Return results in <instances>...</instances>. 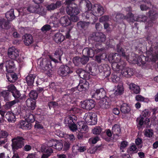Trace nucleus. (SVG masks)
<instances>
[{
	"label": "nucleus",
	"instance_id": "36",
	"mask_svg": "<svg viewBox=\"0 0 158 158\" xmlns=\"http://www.w3.org/2000/svg\"><path fill=\"white\" fill-rule=\"evenodd\" d=\"M6 77L8 81L10 82H14L17 79L16 74L8 73L6 74Z\"/></svg>",
	"mask_w": 158,
	"mask_h": 158
},
{
	"label": "nucleus",
	"instance_id": "53",
	"mask_svg": "<svg viewBox=\"0 0 158 158\" xmlns=\"http://www.w3.org/2000/svg\"><path fill=\"white\" fill-rule=\"evenodd\" d=\"M110 18L108 15H104L101 17L99 19V22L101 23L109 21Z\"/></svg>",
	"mask_w": 158,
	"mask_h": 158
},
{
	"label": "nucleus",
	"instance_id": "4",
	"mask_svg": "<svg viewBox=\"0 0 158 158\" xmlns=\"http://www.w3.org/2000/svg\"><path fill=\"white\" fill-rule=\"evenodd\" d=\"M63 53L62 49L61 48H59L56 50L53 56L49 55V58L55 63H58L61 62V57Z\"/></svg>",
	"mask_w": 158,
	"mask_h": 158
},
{
	"label": "nucleus",
	"instance_id": "32",
	"mask_svg": "<svg viewBox=\"0 0 158 158\" xmlns=\"http://www.w3.org/2000/svg\"><path fill=\"white\" fill-rule=\"evenodd\" d=\"M64 40V36L61 33H58L55 34L54 40L56 43H61Z\"/></svg>",
	"mask_w": 158,
	"mask_h": 158
},
{
	"label": "nucleus",
	"instance_id": "54",
	"mask_svg": "<svg viewBox=\"0 0 158 158\" xmlns=\"http://www.w3.org/2000/svg\"><path fill=\"white\" fill-rule=\"evenodd\" d=\"M102 131V129L100 127H96L92 130L93 134L98 135Z\"/></svg>",
	"mask_w": 158,
	"mask_h": 158
},
{
	"label": "nucleus",
	"instance_id": "23",
	"mask_svg": "<svg viewBox=\"0 0 158 158\" xmlns=\"http://www.w3.org/2000/svg\"><path fill=\"white\" fill-rule=\"evenodd\" d=\"M83 55L92 57L94 55V50L90 48H86L82 50Z\"/></svg>",
	"mask_w": 158,
	"mask_h": 158
},
{
	"label": "nucleus",
	"instance_id": "9",
	"mask_svg": "<svg viewBox=\"0 0 158 158\" xmlns=\"http://www.w3.org/2000/svg\"><path fill=\"white\" fill-rule=\"evenodd\" d=\"M72 72L69 68L66 65H61L59 67L58 70V74L61 76L65 77Z\"/></svg>",
	"mask_w": 158,
	"mask_h": 158
},
{
	"label": "nucleus",
	"instance_id": "7",
	"mask_svg": "<svg viewBox=\"0 0 158 158\" xmlns=\"http://www.w3.org/2000/svg\"><path fill=\"white\" fill-rule=\"evenodd\" d=\"M4 65L6 71L8 73H13L15 69L14 61L12 60H9L3 63L2 66Z\"/></svg>",
	"mask_w": 158,
	"mask_h": 158
},
{
	"label": "nucleus",
	"instance_id": "26",
	"mask_svg": "<svg viewBox=\"0 0 158 158\" xmlns=\"http://www.w3.org/2000/svg\"><path fill=\"white\" fill-rule=\"evenodd\" d=\"M61 6V2L60 1H58L56 2V3H51L50 4L47 5L46 6V8L48 10L51 11L53 10L59 8Z\"/></svg>",
	"mask_w": 158,
	"mask_h": 158
},
{
	"label": "nucleus",
	"instance_id": "5",
	"mask_svg": "<svg viewBox=\"0 0 158 158\" xmlns=\"http://www.w3.org/2000/svg\"><path fill=\"white\" fill-rule=\"evenodd\" d=\"M66 10L67 13L71 16L76 15L80 12L77 6L74 3H72L71 6H68Z\"/></svg>",
	"mask_w": 158,
	"mask_h": 158
},
{
	"label": "nucleus",
	"instance_id": "24",
	"mask_svg": "<svg viewBox=\"0 0 158 158\" xmlns=\"http://www.w3.org/2000/svg\"><path fill=\"white\" fill-rule=\"evenodd\" d=\"M77 118L74 115H69L66 117L64 119V123L68 126L73 123H75Z\"/></svg>",
	"mask_w": 158,
	"mask_h": 158
},
{
	"label": "nucleus",
	"instance_id": "42",
	"mask_svg": "<svg viewBox=\"0 0 158 158\" xmlns=\"http://www.w3.org/2000/svg\"><path fill=\"white\" fill-rule=\"evenodd\" d=\"M112 133L114 135H118L121 132V129L118 125L115 124L113 126L112 128Z\"/></svg>",
	"mask_w": 158,
	"mask_h": 158
},
{
	"label": "nucleus",
	"instance_id": "11",
	"mask_svg": "<svg viewBox=\"0 0 158 158\" xmlns=\"http://www.w3.org/2000/svg\"><path fill=\"white\" fill-rule=\"evenodd\" d=\"M154 51V52H153L152 48H151L148 51V53L150 54L149 56V58L156 61L158 60V42L156 43L155 46Z\"/></svg>",
	"mask_w": 158,
	"mask_h": 158
},
{
	"label": "nucleus",
	"instance_id": "22",
	"mask_svg": "<svg viewBox=\"0 0 158 158\" xmlns=\"http://www.w3.org/2000/svg\"><path fill=\"white\" fill-rule=\"evenodd\" d=\"M121 57L119 55L115 53L114 54H110L108 57V60L109 61H111L113 63H116L120 61Z\"/></svg>",
	"mask_w": 158,
	"mask_h": 158
},
{
	"label": "nucleus",
	"instance_id": "10",
	"mask_svg": "<svg viewBox=\"0 0 158 158\" xmlns=\"http://www.w3.org/2000/svg\"><path fill=\"white\" fill-rule=\"evenodd\" d=\"M7 55L9 58L15 60L19 56V52L17 49L12 47L9 48Z\"/></svg>",
	"mask_w": 158,
	"mask_h": 158
},
{
	"label": "nucleus",
	"instance_id": "1",
	"mask_svg": "<svg viewBox=\"0 0 158 158\" xmlns=\"http://www.w3.org/2000/svg\"><path fill=\"white\" fill-rule=\"evenodd\" d=\"M24 139L21 136H17L12 139V147L13 151L22 148L24 145Z\"/></svg>",
	"mask_w": 158,
	"mask_h": 158
},
{
	"label": "nucleus",
	"instance_id": "12",
	"mask_svg": "<svg viewBox=\"0 0 158 158\" xmlns=\"http://www.w3.org/2000/svg\"><path fill=\"white\" fill-rule=\"evenodd\" d=\"M95 105L94 101L92 99H90L83 101L81 104V106L83 109L90 110L94 107Z\"/></svg>",
	"mask_w": 158,
	"mask_h": 158
},
{
	"label": "nucleus",
	"instance_id": "18",
	"mask_svg": "<svg viewBox=\"0 0 158 158\" xmlns=\"http://www.w3.org/2000/svg\"><path fill=\"white\" fill-rule=\"evenodd\" d=\"M109 101V98L108 97H106L100 101L99 105L101 108L106 109L109 107L110 105Z\"/></svg>",
	"mask_w": 158,
	"mask_h": 158
},
{
	"label": "nucleus",
	"instance_id": "52",
	"mask_svg": "<svg viewBox=\"0 0 158 158\" xmlns=\"http://www.w3.org/2000/svg\"><path fill=\"white\" fill-rule=\"evenodd\" d=\"M117 52L121 54L122 56L125 57L127 59H128L129 54L127 53H125L124 50L123 48L118 51Z\"/></svg>",
	"mask_w": 158,
	"mask_h": 158
},
{
	"label": "nucleus",
	"instance_id": "35",
	"mask_svg": "<svg viewBox=\"0 0 158 158\" xmlns=\"http://www.w3.org/2000/svg\"><path fill=\"white\" fill-rule=\"evenodd\" d=\"M27 106L32 110L35 109V102L34 100L31 98H28L26 102Z\"/></svg>",
	"mask_w": 158,
	"mask_h": 158
},
{
	"label": "nucleus",
	"instance_id": "27",
	"mask_svg": "<svg viewBox=\"0 0 158 158\" xmlns=\"http://www.w3.org/2000/svg\"><path fill=\"white\" fill-rule=\"evenodd\" d=\"M36 76L35 74H30L26 77V82L28 85L31 86L33 85Z\"/></svg>",
	"mask_w": 158,
	"mask_h": 158
},
{
	"label": "nucleus",
	"instance_id": "37",
	"mask_svg": "<svg viewBox=\"0 0 158 158\" xmlns=\"http://www.w3.org/2000/svg\"><path fill=\"white\" fill-rule=\"evenodd\" d=\"M130 89L135 94H138L140 92L139 87L134 83H131L129 85Z\"/></svg>",
	"mask_w": 158,
	"mask_h": 158
},
{
	"label": "nucleus",
	"instance_id": "38",
	"mask_svg": "<svg viewBox=\"0 0 158 158\" xmlns=\"http://www.w3.org/2000/svg\"><path fill=\"white\" fill-rule=\"evenodd\" d=\"M24 118L28 122L33 123L35 120L34 116L33 114L30 113L29 111H28V112H26Z\"/></svg>",
	"mask_w": 158,
	"mask_h": 158
},
{
	"label": "nucleus",
	"instance_id": "63",
	"mask_svg": "<svg viewBox=\"0 0 158 158\" xmlns=\"http://www.w3.org/2000/svg\"><path fill=\"white\" fill-rule=\"evenodd\" d=\"M115 18L117 21H118L120 19H125L126 17L122 14L118 13L116 16Z\"/></svg>",
	"mask_w": 158,
	"mask_h": 158
},
{
	"label": "nucleus",
	"instance_id": "31",
	"mask_svg": "<svg viewBox=\"0 0 158 158\" xmlns=\"http://www.w3.org/2000/svg\"><path fill=\"white\" fill-rule=\"evenodd\" d=\"M89 87V83L87 82L85 83H80L76 87V88L80 91L85 90Z\"/></svg>",
	"mask_w": 158,
	"mask_h": 158
},
{
	"label": "nucleus",
	"instance_id": "49",
	"mask_svg": "<svg viewBox=\"0 0 158 158\" xmlns=\"http://www.w3.org/2000/svg\"><path fill=\"white\" fill-rule=\"evenodd\" d=\"M144 134L147 137H152L153 134V131L152 129H146L145 131Z\"/></svg>",
	"mask_w": 158,
	"mask_h": 158
},
{
	"label": "nucleus",
	"instance_id": "30",
	"mask_svg": "<svg viewBox=\"0 0 158 158\" xmlns=\"http://www.w3.org/2000/svg\"><path fill=\"white\" fill-rule=\"evenodd\" d=\"M144 118L141 115H140L139 117L137 118L136 121L138 123V124L140 126H142L144 123L145 124H149L150 122L149 119L146 118L144 121Z\"/></svg>",
	"mask_w": 158,
	"mask_h": 158
},
{
	"label": "nucleus",
	"instance_id": "2",
	"mask_svg": "<svg viewBox=\"0 0 158 158\" xmlns=\"http://www.w3.org/2000/svg\"><path fill=\"white\" fill-rule=\"evenodd\" d=\"M85 121L89 125L95 124L97 121V114L94 112L86 113L85 114Z\"/></svg>",
	"mask_w": 158,
	"mask_h": 158
},
{
	"label": "nucleus",
	"instance_id": "46",
	"mask_svg": "<svg viewBox=\"0 0 158 158\" xmlns=\"http://www.w3.org/2000/svg\"><path fill=\"white\" fill-rule=\"evenodd\" d=\"M63 144L61 142L57 140L56 145L53 148L58 151L61 150L63 148Z\"/></svg>",
	"mask_w": 158,
	"mask_h": 158
},
{
	"label": "nucleus",
	"instance_id": "57",
	"mask_svg": "<svg viewBox=\"0 0 158 158\" xmlns=\"http://www.w3.org/2000/svg\"><path fill=\"white\" fill-rule=\"evenodd\" d=\"M56 140L54 139L49 140L47 146L50 148L52 147L53 148V147L56 144Z\"/></svg>",
	"mask_w": 158,
	"mask_h": 158
},
{
	"label": "nucleus",
	"instance_id": "33",
	"mask_svg": "<svg viewBox=\"0 0 158 158\" xmlns=\"http://www.w3.org/2000/svg\"><path fill=\"white\" fill-rule=\"evenodd\" d=\"M61 24L64 27L67 26L70 24V21L67 16L61 17L60 20Z\"/></svg>",
	"mask_w": 158,
	"mask_h": 158
},
{
	"label": "nucleus",
	"instance_id": "20",
	"mask_svg": "<svg viewBox=\"0 0 158 158\" xmlns=\"http://www.w3.org/2000/svg\"><path fill=\"white\" fill-rule=\"evenodd\" d=\"M121 73L126 77L129 78L131 77L134 73L133 69L129 68H125L122 70Z\"/></svg>",
	"mask_w": 158,
	"mask_h": 158
},
{
	"label": "nucleus",
	"instance_id": "28",
	"mask_svg": "<svg viewBox=\"0 0 158 158\" xmlns=\"http://www.w3.org/2000/svg\"><path fill=\"white\" fill-rule=\"evenodd\" d=\"M0 27L2 29H8L10 27L9 21L4 19H0Z\"/></svg>",
	"mask_w": 158,
	"mask_h": 158
},
{
	"label": "nucleus",
	"instance_id": "14",
	"mask_svg": "<svg viewBox=\"0 0 158 158\" xmlns=\"http://www.w3.org/2000/svg\"><path fill=\"white\" fill-rule=\"evenodd\" d=\"M92 11L97 14L98 16L102 15L104 12L103 7L101 5L97 4L94 5L92 8Z\"/></svg>",
	"mask_w": 158,
	"mask_h": 158
},
{
	"label": "nucleus",
	"instance_id": "61",
	"mask_svg": "<svg viewBox=\"0 0 158 158\" xmlns=\"http://www.w3.org/2000/svg\"><path fill=\"white\" fill-rule=\"evenodd\" d=\"M12 93L13 96L15 98H19L21 95V94H20L19 91L17 89L15 90V91H14Z\"/></svg>",
	"mask_w": 158,
	"mask_h": 158
},
{
	"label": "nucleus",
	"instance_id": "19",
	"mask_svg": "<svg viewBox=\"0 0 158 158\" xmlns=\"http://www.w3.org/2000/svg\"><path fill=\"white\" fill-rule=\"evenodd\" d=\"M87 19H89L90 22H95L97 19V17L93 14L91 11H85L84 14V16Z\"/></svg>",
	"mask_w": 158,
	"mask_h": 158
},
{
	"label": "nucleus",
	"instance_id": "60",
	"mask_svg": "<svg viewBox=\"0 0 158 158\" xmlns=\"http://www.w3.org/2000/svg\"><path fill=\"white\" fill-rule=\"evenodd\" d=\"M44 152L47 154H49L50 156L51 154L53 152L52 149L49 147H47L45 148L44 150Z\"/></svg>",
	"mask_w": 158,
	"mask_h": 158
},
{
	"label": "nucleus",
	"instance_id": "40",
	"mask_svg": "<svg viewBox=\"0 0 158 158\" xmlns=\"http://www.w3.org/2000/svg\"><path fill=\"white\" fill-rule=\"evenodd\" d=\"M40 9L38 5H30L27 9V10L30 13L38 12Z\"/></svg>",
	"mask_w": 158,
	"mask_h": 158
},
{
	"label": "nucleus",
	"instance_id": "21",
	"mask_svg": "<svg viewBox=\"0 0 158 158\" xmlns=\"http://www.w3.org/2000/svg\"><path fill=\"white\" fill-rule=\"evenodd\" d=\"M31 123H29L27 121H20L18 124V127L24 129H31Z\"/></svg>",
	"mask_w": 158,
	"mask_h": 158
},
{
	"label": "nucleus",
	"instance_id": "8",
	"mask_svg": "<svg viewBox=\"0 0 158 158\" xmlns=\"http://www.w3.org/2000/svg\"><path fill=\"white\" fill-rule=\"evenodd\" d=\"M99 69L104 78L107 77L110 74V68L107 64H104L99 66Z\"/></svg>",
	"mask_w": 158,
	"mask_h": 158
},
{
	"label": "nucleus",
	"instance_id": "51",
	"mask_svg": "<svg viewBox=\"0 0 158 158\" xmlns=\"http://www.w3.org/2000/svg\"><path fill=\"white\" fill-rule=\"evenodd\" d=\"M85 5L86 10L88 11H90V10H92V4L89 1L87 0L85 1Z\"/></svg>",
	"mask_w": 158,
	"mask_h": 158
},
{
	"label": "nucleus",
	"instance_id": "45",
	"mask_svg": "<svg viewBox=\"0 0 158 158\" xmlns=\"http://www.w3.org/2000/svg\"><path fill=\"white\" fill-rule=\"evenodd\" d=\"M107 58V55L105 53H102L101 55L96 56L95 60L98 63H100L101 60H104Z\"/></svg>",
	"mask_w": 158,
	"mask_h": 158
},
{
	"label": "nucleus",
	"instance_id": "43",
	"mask_svg": "<svg viewBox=\"0 0 158 158\" xmlns=\"http://www.w3.org/2000/svg\"><path fill=\"white\" fill-rule=\"evenodd\" d=\"M90 22L80 21L77 23L78 27L80 29H85L89 25Z\"/></svg>",
	"mask_w": 158,
	"mask_h": 158
},
{
	"label": "nucleus",
	"instance_id": "55",
	"mask_svg": "<svg viewBox=\"0 0 158 158\" xmlns=\"http://www.w3.org/2000/svg\"><path fill=\"white\" fill-rule=\"evenodd\" d=\"M89 60V58L88 57L85 55H83L81 57V63L83 64H86Z\"/></svg>",
	"mask_w": 158,
	"mask_h": 158
},
{
	"label": "nucleus",
	"instance_id": "39",
	"mask_svg": "<svg viewBox=\"0 0 158 158\" xmlns=\"http://www.w3.org/2000/svg\"><path fill=\"white\" fill-rule=\"evenodd\" d=\"M19 102L18 99H15L14 100L6 102L4 105V107L6 109H10L11 107L14 106V105Z\"/></svg>",
	"mask_w": 158,
	"mask_h": 158
},
{
	"label": "nucleus",
	"instance_id": "56",
	"mask_svg": "<svg viewBox=\"0 0 158 158\" xmlns=\"http://www.w3.org/2000/svg\"><path fill=\"white\" fill-rule=\"evenodd\" d=\"M51 27L48 24L44 25L41 28V31L43 32H47L51 29Z\"/></svg>",
	"mask_w": 158,
	"mask_h": 158
},
{
	"label": "nucleus",
	"instance_id": "3",
	"mask_svg": "<svg viewBox=\"0 0 158 158\" xmlns=\"http://www.w3.org/2000/svg\"><path fill=\"white\" fill-rule=\"evenodd\" d=\"M37 63L39 67L43 70H47L51 67L50 61L46 59H39Z\"/></svg>",
	"mask_w": 158,
	"mask_h": 158
},
{
	"label": "nucleus",
	"instance_id": "47",
	"mask_svg": "<svg viewBox=\"0 0 158 158\" xmlns=\"http://www.w3.org/2000/svg\"><path fill=\"white\" fill-rule=\"evenodd\" d=\"M0 98L2 96L4 98V100H8L9 92L8 91H3L0 92Z\"/></svg>",
	"mask_w": 158,
	"mask_h": 158
},
{
	"label": "nucleus",
	"instance_id": "6",
	"mask_svg": "<svg viewBox=\"0 0 158 158\" xmlns=\"http://www.w3.org/2000/svg\"><path fill=\"white\" fill-rule=\"evenodd\" d=\"M91 39L98 42H102L106 40L105 35L102 32L94 33L90 36Z\"/></svg>",
	"mask_w": 158,
	"mask_h": 158
},
{
	"label": "nucleus",
	"instance_id": "41",
	"mask_svg": "<svg viewBox=\"0 0 158 158\" xmlns=\"http://www.w3.org/2000/svg\"><path fill=\"white\" fill-rule=\"evenodd\" d=\"M77 72L80 77L82 78H87L88 75L87 72H86L85 71L81 69H79L77 70Z\"/></svg>",
	"mask_w": 158,
	"mask_h": 158
},
{
	"label": "nucleus",
	"instance_id": "50",
	"mask_svg": "<svg viewBox=\"0 0 158 158\" xmlns=\"http://www.w3.org/2000/svg\"><path fill=\"white\" fill-rule=\"evenodd\" d=\"M126 17V19L132 22L136 20V19L134 17V15L131 12H129Z\"/></svg>",
	"mask_w": 158,
	"mask_h": 158
},
{
	"label": "nucleus",
	"instance_id": "48",
	"mask_svg": "<svg viewBox=\"0 0 158 158\" xmlns=\"http://www.w3.org/2000/svg\"><path fill=\"white\" fill-rule=\"evenodd\" d=\"M29 96L30 98L33 99L34 100L36 99L38 96V93L36 92L35 91H31L29 94Z\"/></svg>",
	"mask_w": 158,
	"mask_h": 158
},
{
	"label": "nucleus",
	"instance_id": "62",
	"mask_svg": "<svg viewBox=\"0 0 158 158\" xmlns=\"http://www.w3.org/2000/svg\"><path fill=\"white\" fill-rule=\"evenodd\" d=\"M150 112L148 110L145 109L141 113V115L142 116L145 117H147L150 116Z\"/></svg>",
	"mask_w": 158,
	"mask_h": 158
},
{
	"label": "nucleus",
	"instance_id": "44",
	"mask_svg": "<svg viewBox=\"0 0 158 158\" xmlns=\"http://www.w3.org/2000/svg\"><path fill=\"white\" fill-rule=\"evenodd\" d=\"M123 92V88L122 85H118L117 89L115 90L114 94L116 95H120Z\"/></svg>",
	"mask_w": 158,
	"mask_h": 158
},
{
	"label": "nucleus",
	"instance_id": "29",
	"mask_svg": "<svg viewBox=\"0 0 158 158\" xmlns=\"http://www.w3.org/2000/svg\"><path fill=\"white\" fill-rule=\"evenodd\" d=\"M5 16L7 20L10 21L14 19L16 17L14 14V10L11 9L7 11L5 14Z\"/></svg>",
	"mask_w": 158,
	"mask_h": 158
},
{
	"label": "nucleus",
	"instance_id": "17",
	"mask_svg": "<svg viewBox=\"0 0 158 158\" xmlns=\"http://www.w3.org/2000/svg\"><path fill=\"white\" fill-rule=\"evenodd\" d=\"M106 93L103 88L97 89L94 94V97L97 99H102L106 97Z\"/></svg>",
	"mask_w": 158,
	"mask_h": 158
},
{
	"label": "nucleus",
	"instance_id": "16",
	"mask_svg": "<svg viewBox=\"0 0 158 158\" xmlns=\"http://www.w3.org/2000/svg\"><path fill=\"white\" fill-rule=\"evenodd\" d=\"M23 39L24 44L26 46H29L34 42L33 37L30 34H25L23 36Z\"/></svg>",
	"mask_w": 158,
	"mask_h": 158
},
{
	"label": "nucleus",
	"instance_id": "58",
	"mask_svg": "<svg viewBox=\"0 0 158 158\" xmlns=\"http://www.w3.org/2000/svg\"><path fill=\"white\" fill-rule=\"evenodd\" d=\"M70 129L73 131H76L77 129V127L75 123H73L68 126Z\"/></svg>",
	"mask_w": 158,
	"mask_h": 158
},
{
	"label": "nucleus",
	"instance_id": "59",
	"mask_svg": "<svg viewBox=\"0 0 158 158\" xmlns=\"http://www.w3.org/2000/svg\"><path fill=\"white\" fill-rule=\"evenodd\" d=\"M111 80L114 83H117L120 81V78L117 75H115L114 74H112Z\"/></svg>",
	"mask_w": 158,
	"mask_h": 158
},
{
	"label": "nucleus",
	"instance_id": "15",
	"mask_svg": "<svg viewBox=\"0 0 158 158\" xmlns=\"http://www.w3.org/2000/svg\"><path fill=\"white\" fill-rule=\"evenodd\" d=\"M125 66V62L123 61H120L118 63H113L112 66L113 70L115 71L118 72L123 69Z\"/></svg>",
	"mask_w": 158,
	"mask_h": 158
},
{
	"label": "nucleus",
	"instance_id": "64",
	"mask_svg": "<svg viewBox=\"0 0 158 158\" xmlns=\"http://www.w3.org/2000/svg\"><path fill=\"white\" fill-rule=\"evenodd\" d=\"M64 147L63 148L64 151L69 150L70 148V143L69 142H65L64 144Z\"/></svg>",
	"mask_w": 158,
	"mask_h": 158
},
{
	"label": "nucleus",
	"instance_id": "13",
	"mask_svg": "<svg viewBox=\"0 0 158 158\" xmlns=\"http://www.w3.org/2000/svg\"><path fill=\"white\" fill-rule=\"evenodd\" d=\"M147 56L146 57H145L144 56H141L138 57L137 60V63L138 65H139V66L141 65L144 64L146 62L145 61L146 60L148 61H155V60L154 59H151L149 56L150 54L148 53V52H147Z\"/></svg>",
	"mask_w": 158,
	"mask_h": 158
},
{
	"label": "nucleus",
	"instance_id": "25",
	"mask_svg": "<svg viewBox=\"0 0 158 158\" xmlns=\"http://www.w3.org/2000/svg\"><path fill=\"white\" fill-rule=\"evenodd\" d=\"M5 117L9 123H15L16 121L15 117L12 112H7L6 114Z\"/></svg>",
	"mask_w": 158,
	"mask_h": 158
},
{
	"label": "nucleus",
	"instance_id": "34",
	"mask_svg": "<svg viewBox=\"0 0 158 158\" xmlns=\"http://www.w3.org/2000/svg\"><path fill=\"white\" fill-rule=\"evenodd\" d=\"M120 109L121 112L124 114L128 113L131 110L130 107L128 104L125 103H123L122 104Z\"/></svg>",
	"mask_w": 158,
	"mask_h": 158
}]
</instances>
